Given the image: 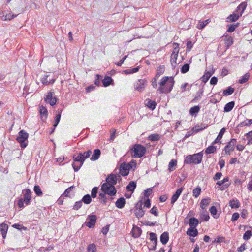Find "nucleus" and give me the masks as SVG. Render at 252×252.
I'll use <instances>...</instances> for the list:
<instances>
[{"mask_svg":"<svg viewBox=\"0 0 252 252\" xmlns=\"http://www.w3.org/2000/svg\"><path fill=\"white\" fill-rule=\"evenodd\" d=\"M174 83L175 81L173 77H163L159 82L158 91L160 94H168L172 90Z\"/></svg>","mask_w":252,"mask_h":252,"instance_id":"obj_1","label":"nucleus"},{"mask_svg":"<svg viewBox=\"0 0 252 252\" xmlns=\"http://www.w3.org/2000/svg\"><path fill=\"white\" fill-rule=\"evenodd\" d=\"M146 152V148L143 145L136 144L128 151L129 154L134 158H139L144 156Z\"/></svg>","mask_w":252,"mask_h":252,"instance_id":"obj_2","label":"nucleus"},{"mask_svg":"<svg viewBox=\"0 0 252 252\" xmlns=\"http://www.w3.org/2000/svg\"><path fill=\"white\" fill-rule=\"evenodd\" d=\"M202 152L193 155H189L186 157L184 163L187 164H198L202 160Z\"/></svg>","mask_w":252,"mask_h":252,"instance_id":"obj_3","label":"nucleus"},{"mask_svg":"<svg viewBox=\"0 0 252 252\" xmlns=\"http://www.w3.org/2000/svg\"><path fill=\"white\" fill-rule=\"evenodd\" d=\"M92 151L90 150L84 153H79L74 154L73 156V161L75 162H81L84 163V161L89 158Z\"/></svg>","mask_w":252,"mask_h":252,"instance_id":"obj_4","label":"nucleus"},{"mask_svg":"<svg viewBox=\"0 0 252 252\" xmlns=\"http://www.w3.org/2000/svg\"><path fill=\"white\" fill-rule=\"evenodd\" d=\"M18 134L19 135L16 138V140L20 144L21 148L24 149L26 148L28 145L29 134L24 130L20 131Z\"/></svg>","mask_w":252,"mask_h":252,"instance_id":"obj_5","label":"nucleus"},{"mask_svg":"<svg viewBox=\"0 0 252 252\" xmlns=\"http://www.w3.org/2000/svg\"><path fill=\"white\" fill-rule=\"evenodd\" d=\"M102 192L106 193L110 196H114L117 192V190L113 185H109L108 183H103L101 188Z\"/></svg>","mask_w":252,"mask_h":252,"instance_id":"obj_6","label":"nucleus"},{"mask_svg":"<svg viewBox=\"0 0 252 252\" xmlns=\"http://www.w3.org/2000/svg\"><path fill=\"white\" fill-rule=\"evenodd\" d=\"M179 45L177 43H173L174 50L171 55V63L172 66H175L177 64V59L179 51Z\"/></svg>","mask_w":252,"mask_h":252,"instance_id":"obj_7","label":"nucleus"},{"mask_svg":"<svg viewBox=\"0 0 252 252\" xmlns=\"http://www.w3.org/2000/svg\"><path fill=\"white\" fill-rule=\"evenodd\" d=\"M237 143L236 139L233 138L225 146L223 151L226 154L230 155L231 153L234 150L235 146Z\"/></svg>","mask_w":252,"mask_h":252,"instance_id":"obj_8","label":"nucleus"},{"mask_svg":"<svg viewBox=\"0 0 252 252\" xmlns=\"http://www.w3.org/2000/svg\"><path fill=\"white\" fill-rule=\"evenodd\" d=\"M121 180V176L118 174H110L106 179V183H108L109 185H113V186L117 183L118 180Z\"/></svg>","mask_w":252,"mask_h":252,"instance_id":"obj_9","label":"nucleus"},{"mask_svg":"<svg viewBox=\"0 0 252 252\" xmlns=\"http://www.w3.org/2000/svg\"><path fill=\"white\" fill-rule=\"evenodd\" d=\"M53 92H48L44 97L45 102L49 103L51 106H54L57 102V98L56 97L53 96Z\"/></svg>","mask_w":252,"mask_h":252,"instance_id":"obj_10","label":"nucleus"},{"mask_svg":"<svg viewBox=\"0 0 252 252\" xmlns=\"http://www.w3.org/2000/svg\"><path fill=\"white\" fill-rule=\"evenodd\" d=\"M96 219V216L95 215H89L87 219L88 221L86 222V226L90 228H94L95 225Z\"/></svg>","mask_w":252,"mask_h":252,"instance_id":"obj_11","label":"nucleus"},{"mask_svg":"<svg viewBox=\"0 0 252 252\" xmlns=\"http://www.w3.org/2000/svg\"><path fill=\"white\" fill-rule=\"evenodd\" d=\"M148 82L146 79H139L134 84L135 89L138 91H142L145 87Z\"/></svg>","mask_w":252,"mask_h":252,"instance_id":"obj_12","label":"nucleus"},{"mask_svg":"<svg viewBox=\"0 0 252 252\" xmlns=\"http://www.w3.org/2000/svg\"><path fill=\"white\" fill-rule=\"evenodd\" d=\"M142 205V202H141L139 204H137V206H135V208L134 210V213L135 216L138 219L142 218L145 213V211L143 210Z\"/></svg>","mask_w":252,"mask_h":252,"instance_id":"obj_13","label":"nucleus"},{"mask_svg":"<svg viewBox=\"0 0 252 252\" xmlns=\"http://www.w3.org/2000/svg\"><path fill=\"white\" fill-rule=\"evenodd\" d=\"M23 200L26 205H28L31 200V191L29 189H25L23 191Z\"/></svg>","mask_w":252,"mask_h":252,"instance_id":"obj_14","label":"nucleus"},{"mask_svg":"<svg viewBox=\"0 0 252 252\" xmlns=\"http://www.w3.org/2000/svg\"><path fill=\"white\" fill-rule=\"evenodd\" d=\"M129 165L126 163H122L120 167V173L123 176H127L129 173Z\"/></svg>","mask_w":252,"mask_h":252,"instance_id":"obj_15","label":"nucleus"},{"mask_svg":"<svg viewBox=\"0 0 252 252\" xmlns=\"http://www.w3.org/2000/svg\"><path fill=\"white\" fill-rule=\"evenodd\" d=\"M183 190V187H181V188L178 189L176 190L175 193L173 195V196H172L171 199V203L172 204H173L177 201V200L179 198V196L181 194Z\"/></svg>","mask_w":252,"mask_h":252,"instance_id":"obj_16","label":"nucleus"},{"mask_svg":"<svg viewBox=\"0 0 252 252\" xmlns=\"http://www.w3.org/2000/svg\"><path fill=\"white\" fill-rule=\"evenodd\" d=\"M40 115L42 121H45L47 118L48 111L45 107L43 106H40L39 107Z\"/></svg>","mask_w":252,"mask_h":252,"instance_id":"obj_17","label":"nucleus"},{"mask_svg":"<svg viewBox=\"0 0 252 252\" xmlns=\"http://www.w3.org/2000/svg\"><path fill=\"white\" fill-rule=\"evenodd\" d=\"M50 77L49 75H45L41 80V82L46 85L49 84H52L54 83L55 79L54 78H49Z\"/></svg>","mask_w":252,"mask_h":252,"instance_id":"obj_18","label":"nucleus"},{"mask_svg":"<svg viewBox=\"0 0 252 252\" xmlns=\"http://www.w3.org/2000/svg\"><path fill=\"white\" fill-rule=\"evenodd\" d=\"M226 129L225 128H222L220 131L217 137L216 138V139L212 142V145H214L215 144H216L217 143H219L220 144L221 143V142L220 141L221 138L223 137V135L225 132Z\"/></svg>","mask_w":252,"mask_h":252,"instance_id":"obj_19","label":"nucleus"},{"mask_svg":"<svg viewBox=\"0 0 252 252\" xmlns=\"http://www.w3.org/2000/svg\"><path fill=\"white\" fill-rule=\"evenodd\" d=\"M8 226L7 224L2 223L0 224V231L3 239H5L6 236Z\"/></svg>","mask_w":252,"mask_h":252,"instance_id":"obj_20","label":"nucleus"},{"mask_svg":"<svg viewBox=\"0 0 252 252\" xmlns=\"http://www.w3.org/2000/svg\"><path fill=\"white\" fill-rule=\"evenodd\" d=\"M214 71H205V74L201 77V80L202 82L206 83L208 81L210 77L213 74Z\"/></svg>","mask_w":252,"mask_h":252,"instance_id":"obj_21","label":"nucleus"},{"mask_svg":"<svg viewBox=\"0 0 252 252\" xmlns=\"http://www.w3.org/2000/svg\"><path fill=\"white\" fill-rule=\"evenodd\" d=\"M132 236L134 238L140 237L142 233L141 229L138 226H134L132 230Z\"/></svg>","mask_w":252,"mask_h":252,"instance_id":"obj_22","label":"nucleus"},{"mask_svg":"<svg viewBox=\"0 0 252 252\" xmlns=\"http://www.w3.org/2000/svg\"><path fill=\"white\" fill-rule=\"evenodd\" d=\"M160 240L162 244L165 245L169 240V233L168 232H164L160 237Z\"/></svg>","mask_w":252,"mask_h":252,"instance_id":"obj_23","label":"nucleus"},{"mask_svg":"<svg viewBox=\"0 0 252 252\" xmlns=\"http://www.w3.org/2000/svg\"><path fill=\"white\" fill-rule=\"evenodd\" d=\"M100 155H101L100 150L98 149H95L94 151L93 154L92 155V157H91L90 159L92 161L96 160L99 158Z\"/></svg>","mask_w":252,"mask_h":252,"instance_id":"obj_24","label":"nucleus"},{"mask_svg":"<svg viewBox=\"0 0 252 252\" xmlns=\"http://www.w3.org/2000/svg\"><path fill=\"white\" fill-rule=\"evenodd\" d=\"M247 7V3L245 2H242L237 8L236 12L240 14V15H242L243 12L245 10Z\"/></svg>","mask_w":252,"mask_h":252,"instance_id":"obj_25","label":"nucleus"},{"mask_svg":"<svg viewBox=\"0 0 252 252\" xmlns=\"http://www.w3.org/2000/svg\"><path fill=\"white\" fill-rule=\"evenodd\" d=\"M125 202V198L124 197H121L116 201L115 205L117 208L121 209L124 207Z\"/></svg>","mask_w":252,"mask_h":252,"instance_id":"obj_26","label":"nucleus"},{"mask_svg":"<svg viewBox=\"0 0 252 252\" xmlns=\"http://www.w3.org/2000/svg\"><path fill=\"white\" fill-rule=\"evenodd\" d=\"M145 105L150 109L154 110L156 105V103L155 101H152L150 99H147L145 100Z\"/></svg>","mask_w":252,"mask_h":252,"instance_id":"obj_27","label":"nucleus"},{"mask_svg":"<svg viewBox=\"0 0 252 252\" xmlns=\"http://www.w3.org/2000/svg\"><path fill=\"white\" fill-rule=\"evenodd\" d=\"M233 43V38L231 36H225V44L227 49L229 48Z\"/></svg>","mask_w":252,"mask_h":252,"instance_id":"obj_28","label":"nucleus"},{"mask_svg":"<svg viewBox=\"0 0 252 252\" xmlns=\"http://www.w3.org/2000/svg\"><path fill=\"white\" fill-rule=\"evenodd\" d=\"M235 105L234 101L227 103L224 107V112H228L232 110Z\"/></svg>","mask_w":252,"mask_h":252,"instance_id":"obj_29","label":"nucleus"},{"mask_svg":"<svg viewBox=\"0 0 252 252\" xmlns=\"http://www.w3.org/2000/svg\"><path fill=\"white\" fill-rule=\"evenodd\" d=\"M199 223L198 219L193 217L191 218L189 220V225L190 228H195Z\"/></svg>","mask_w":252,"mask_h":252,"instance_id":"obj_30","label":"nucleus"},{"mask_svg":"<svg viewBox=\"0 0 252 252\" xmlns=\"http://www.w3.org/2000/svg\"><path fill=\"white\" fill-rule=\"evenodd\" d=\"M241 16V15H240V14H239L237 12H236L235 11V12L233 13V14H231L229 17H228V21L234 22L236 21Z\"/></svg>","mask_w":252,"mask_h":252,"instance_id":"obj_31","label":"nucleus"},{"mask_svg":"<svg viewBox=\"0 0 252 252\" xmlns=\"http://www.w3.org/2000/svg\"><path fill=\"white\" fill-rule=\"evenodd\" d=\"M198 234V230L195 228H190L187 231V235L192 237L196 236Z\"/></svg>","mask_w":252,"mask_h":252,"instance_id":"obj_32","label":"nucleus"},{"mask_svg":"<svg viewBox=\"0 0 252 252\" xmlns=\"http://www.w3.org/2000/svg\"><path fill=\"white\" fill-rule=\"evenodd\" d=\"M229 206L232 208H238L240 204L238 200L232 199L229 201Z\"/></svg>","mask_w":252,"mask_h":252,"instance_id":"obj_33","label":"nucleus"},{"mask_svg":"<svg viewBox=\"0 0 252 252\" xmlns=\"http://www.w3.org/2000/svg\"><path fill=\"white\" fill-rule=\"evenodd\" d=\"M136 187V183L134 181H131L126 186V190L128 191L133 192Z\"/></svg>","mask_w":252,"mask_h":252,"instance_id":"obj_34","label":"nucleus"},{"mask_svg":"<svg viewBox=\"0 0 252 252\" xmlns=\"http://www.w3.org/2000/svg\"><path fill=\"white\" fill-rule=\"evenodd\" d=\"M210 200L211 199L209 198L203 199L200 202V207L203 209H205L206 207L210 204Z\"/></svg>","mask_w":252,"mask_h":252,"instance_id":"obj_35","label":"nucleus"},{"mask_svg":"<svg viewBox=\"0 0 252 252\" xmlns=\"http://www.w3.org/2000/svg\"><path fill=\"white\" fill-rule=\"evenodd\" d=\"M113 81L112 79L109 76H105L102 80L103 85L104 87H107L110 85Z\"/></svg>","mask_w":252,"mask_h":252,"instance_id":"obj_36","label":"nucleus"},{"mask_svg":"<svg viewBox=\"0 0 252 252\" xmlns=\"http://www.w3.org/2000/svg\"><path fill=\"white\" fill-rule=\"evenodd\" d=\"M210 20L207 19L205 21H199L197 24V28L199 29H203L205 26L208 24L210 22Z\"/></svg>","mask_w":252,"mask_h":252,"instance_id":"obj_37","label":"nucleus"},{"mask_svg":"<svg viewBox=\"0 0 252 252\" xmlns=\"http://www.w3.org/2000/svg\"><path fill=\"white\" fill-rule=\"evenodd\" d=\"M165 71V67L163 65H160L159 66L157 70V73L155 76H157V77H159L160 76L162 75Z\"/></svg>","mask_w":252,"mask_h":252,"instance_id":"obj_38","label":"nucleus"},{"mask_svg":"<svg viewBox=\"0 0 252 252\" xmlns=\"http://www.w3.org/2000/svg\"><path fill=\"white\" fill-rule=\"evenodd\" d=\"M160 138V136L158 134H151L148 137V139L151 141H158Z\"/></svg>","mask_w":252,"mask_h":252,"instance_id":"obj_39","label":"nucleus"},{"mask_svg":"<svg viewBox=\"0 0 252 252\" xmlns=\"http://www.w3.org/2000/svg\"><path fill=\"white\" fill-rule=\"evenodd\" d=\"M234 91V89L230 86L224 90L223 92V95L227 96L231 95Z\"/></svg>","mask_w":252,"mask_h":252,"instance_id":"obj_40","label":"nucleus"},{"mask_svg":"<svg viewBox=\"0 0 252 252\" xmlns=\"http://www.w3.org/2000/svg\"><path fill=\"white\" fill-rule=\"evenodd\" d=\"M177 162V160L175 159H172L170 161L169 165H168V170L170 171H172L174 170V169H175L174 167L176 166Z\"/></svg>","mask_w":252,"mask_h":252,"instance_id":"obj_41","label":"nucleus"},{"mask_svg":"<svg viewBox=\"0 0 252 252\" xmlns=\"http://www.w3.org/2000/svg\"><path fill=\"white\" fill-rule=\"evenodd\" d=\"M81 201L86 204H89L92 201L91 196L89 194H86L83 196Z\"/></svg>","mask_w":252,"mask_h":252,"instance_id":"obj_42","label":"nucleus"},{"mask_svg":"<svg viewBox=\"0 0 252 252\" xmlns=\"http://www.w3.org/2000/svg\"><path fill=\"white\" fill-rule=\"evenodd\" d=\"M217 148L216 146L212 144L211 146H209L205 150V153L207 154L214 153L216 152Z\"/></svg>","mask_w":252,"mask_h":252,"instance_id":"obj_43","label":"nucleus"},{"mask_svg":"<svg viewBox=\"0 0 252 252\" xmlns=\"http://www.w3.org/2000/svg\"><path fill=\"white\" fill-rule=\"evenodd\" d=\"M58 111L59 112V114L56 116L54 124L53 125V126L55 127H56L57 126L58 124H59L60 119H61V116L62 110H61L60 109H58Z\"/></svg>","mask_w":252,"mask_h":252,"instance_id":"obj_44","label":"nucleus"},{"mask_svg":"<svg viewBox=\"0 0 252 252\" xmlns=\"http://www.w3.org/2000/svg\"><path fill=\"white\" fill-rule=\"evenodd\" d=\"M200 109V108L199 106H193L190 109L189 113L191 115H194L199 112Z\"/></svg>","mask_w":252,"mask_h":252,"instance_id":"obj_45","label":"nucleus"},{"mask_svg":"<svg viewBox=\"0 0 252 252\" xmlns=\"http://www.w3.org/2000/svg\"><path fill=\"white\" fill-rule=\"evenodd\" d=\"M18 14H11V13L6 14L2 17L3 20H10L11 19L16 17Z\"/></svg>","mask_w":252,"mask_h":252,"instance_id":"obj_46","label":"nucleus"},{"mask_svg":"<svg viewBox=\"0 0 252 252\" xmlns=\"http://www.w3.org/2000/svg\"><path fill=\"white\" fill-rule=\"evenodd\" d=\"M250 74L249 73H246L243 77L239 79V83L240 84H244L246 83L250 78Z\"/></svg>","mask_w":252,"mask_h":252,"instance_id":"obj_47","label":"nucleus"},{"mask_svg":"<svg viewBox=\"0 0 252 252\" xmlns=\"http://www.w3.org/2000/svg\"><path fill=\"white\" fill-rule=\"evenodd\" d=\"M87 250L88 252H96V246L94 243L90 244L88 246Z\"/></svg>","mask_w":252,"mask_h":252,"instance_id":"obj_48","label":"nucleus"},{"mask_svg":"<svg viewBox=\"0 0 252 252\" xmlns=\"http://www.w3.org/2000/svg\"><path fill=\"white\" fill-rule=\"evenodd\" d=\"M83 163L81 162H74L72 164V167L75 172L78 171L81 167L83 165Z\"/></svg>","mask_w":252,"mask_h":252,"instance_id":"obj_49","label":"nucleus"},{"mask_svg":"<svg viewBox=\"0 0 252 252\" xmlns=\"http://www.w3.org/2000/svg\"><path fill=\"white\" fill-rule=\"evenodd\" d=\"M201 189L200 187H197L193 190V195L195 198H197L200 194Z\"/></svg>","mask_w":252,"mask_h":252,"instance_id":"obj_50","label":"nucleus"},{"mask_svg":"<svg viewBox=\"0 0 252 252\" xmlns=\"http://www.w3.org/2000/svg\"><path fill=\"white\" fill-rule=\"evenodd\" d=\"M34 191L36 194L38 196H41L43 195V192L41 191L39 186L38 185L34 186Z\"/></svg>","mask_w":252,"mask_h":252,"instance_id":"obj_51","label":"nucleus"},{"mask_svg":"<svg viewBox=\"0 0 252 252\" xmlns=\"http://www.w3.org/2000/svg\"><path fill=\"white\" fill-rule=\"evenodd\" d=\"M203 88L201 89L196 94V96L192 100V101H195L196 100H198V99H200L202 96L203 95Z\"/></svg>","mask_w":252,"mask_h":252,"instance_id":"obj_52","label":"nucleus"},{"mask_svg":"<svg viewBox=\"0 0 252 252\" xmlns=\"http://www.w3.org/2000/svg\"><path fill=\"white\" fill-rule=\"evenodd\" d=\"M82 201L81 200L75 202L73 206V209L75 210H78L82 206Z\"/></svg>","mask_w":252,"mask_h":252,"instance_id":"obj_53","label":"nucleus"},{"mask_svg":"<svg viewBox=\"0 0 252 252\" xmlns=\"http://www.w3.org/2000/svg\"><path fill=\"white\" fill-rule=\"evenodd\" d=\"M238 23L230 25V26H229L228 29H227V31L228 32H233L235 30V29L238 27Z\"/></svg>","mask_w":252,"mask_h":252,"instance_id":"obj_54","label":"nucleus"},{"mask_svg":"<svg viewBox=\"0 0 252 252\" xmlns=\"http://www.w3.org/2000/svg\"><path fill=\"white\" fill-rule=\"evenodd\" d=\"M252 232L251 230H247L245 233L243 235V239L244 240L247 241L249 240L251 237L252 236Z\"/></svg>","mask_w":252,"mask_h":252,"instance_id":"obj_55","label":"nucleus"},{"mask_svg":"<svg viewBox=\"0 0 252 252\" xmlns=\"http://www.w3.org/2000/svg\"><path fill=\"white\" fill-rule=\"evenodd\" d=\"M139 69V67H137L126 70L124 72L126 74L134 73H135V72H137V71H138Z\"/></svg>","mask_w":252,"mask_h":252,"instance_id":"obj_56","label":"nucleus"},{"mask_svg":"<svg viewBox=\"0 0 252 252\" xmlns=\"http://www.w3.org/2000/svg\"><path fill=\"white\" fill-rule=\"evenodd\" d=\"M189 69V64H184L181 69V72L182 73H187Z\"/></svg>","mask_w":252,"mask_h":252,"instance_id":"obj_57","label":"nucleus"},{"mask_svg":"<svg viewBox=\"0 0 252 252\" xmlns=\"http://www.w3.org/2000/svg\"><path fill=\"white\" fill-rule=\"evenodd\" d=\"M211 214L213 215L214 217V218H218V216H215V215H217V209L216 208V207L213 206H212L210 208V210H209Z\"/></svg>","mask_w":252,"mask_h":252,"instance_id":"obj_58","label":"nucleus"},{"mask_svg":"<svg viewBox=\"0 0 252 252\" xmlns=\"http://www.w3.org/2000/svg\"><path fill=\"white\" fill-rule=\"evenodd\" d=\"M98 192V188L97 187H94L93 188L92 191H91V196L93 198H95L97 195V193Z\"/></svg>","mask_w":252,"mask_h":252,"instance_id":"obj_59","label":"nucleus"},{"mask_svg":"<svg viewBox=\"0 0 252 252\" xmlns=\"http://www.w3.org/2000/svg\"><path fill=\"white\" fill-rule=\"evenodd\" d=\"M12 227L18 230H26L27 229L26 227L19 224H14L12 225Z\"/></svg>","mask_w":252,"mask_h":252,"instance_id":"obj_60","label":"nucleus"},{"mask_svg":"<svg viewBox=\"0 0 252 252\" xmlns=\"http://www.w3.org/2000/svg\"><path fill=\"white\" fill-rule=\"evenodd\" d=\"M201 219L205 221L209 220L210 216L207 212L203 213L201 216Z\"/></svg>","mask_w":252,"mask_h":252,"instance_id":"obj_61","label":"nucleus"},{"mask_svg":"<svg viewBox=\"0 0 252 252\" xmlns=\"http://www.w3.org/2000/svg\"><path fill=\"white\" fill-rule=\"evenodd\" d=\"M150 235V240L152 241H158V238L157 237V235L155 233L153 232H151L149 234Z\"/></svg>","mask_w":252,"mask_h":252,"instance_id":"obj_62","label":"nucleus"},{"mask_svg":"<svg viewBox=\"0 0 252 252\" xmlns=\"http://www.w3.org/2000/svg\"><path fill=\"white\" fill-rule=\"evenodd\" d=\"M193 47V44L190 40L188 41L187 43V52H189Z\"/></svg>","mask_w":252,"mask_h":252,"instance_id":"obj_63","label":"nucleus"},{"mask_svg":"<svg viewBox=\"0 0 252 252\" xmlns=\"http://www.w3.org/2000/svg\"><path fill=\"white\" fill-rule=\"evenodd\" d=\"M150 213L154 215L155 216H158V208L155 206L153 207L150 210Z\"/></svg>","mask_w":252,"mask_h":252,"instance_id":"obj_64","label":"nucleus"}]
</instances>
